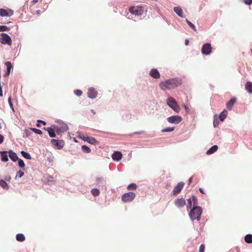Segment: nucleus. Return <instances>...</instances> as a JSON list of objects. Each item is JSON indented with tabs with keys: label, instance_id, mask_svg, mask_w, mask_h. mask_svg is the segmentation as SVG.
<instances>
[{
	"label": "nucleus",
	"instance_id": "nucleus-1",
	"mask_svg": "<svg viewBox=\"0 0 252 252\" xmlns=\"http://www.w3.org/2000/svg\"><path fill=\"white\" fill-rule=\"evenodd\" d=\"M182 81L180 79L174 78L165 80L160 83L159 87L163 91L175 89L181 85Z\"/></svg>",
	"mask_w": 252,
	"mask_h": 252
},
{
	"label": "nucleus",
	"instance_id": "nucleus-2",
	"mask_svg": "<svg viewBox=\"0 0 252 252\" xmlns=\"http://www.w3.org/2000/svg\"><path fill=\"white\" fill-rule=\"evenodd\" d=\"M202 213V209L200 207H193L189 213L190 219L192 220H200V216Z\"/></svg>",
	"mask_w": 252,
	"mask_h": 252
},
{
	"label": "nucleus",
	"instance_id": "nucleus-3",
	"mask_svg": "<svg viewBox=\"0 0 252 252\" xmlns=\"http://www.w3.org/2000/svg\"><path fill=\"white\" fill-rule=\"evenodd\" d=\"M144 7L141 6H130L129 11L135 16H141L144 12Z\"/></svg>",
	"mask_w": 252,
	"mask_h": 252
},
{
	"label": "nucleus",
	"instance_id": "nucleus-4",
	"mask_svg": "<svg viewBox=\"0 0 252 252\" xmlns=\"http://www.w3.org/2000/svg\"><path fill=\"white\" fill-rule=\"evenodd\" d=\"M166 102L168 106L173 109L176 112L178 113L180 111V108L173 98L171 97H168L166 100Z\"/></svg>",
	"mask_w": 252,
	"mask_h": 252
},
{
	"label": "nucleus",
	"instance_id": "nucleus-5",
	"mask_svg": "<svg viewBox=\"0 0 252 252\" xmlns=\"http://www.w3.org/2000/svg\"><path fill=\"white\" fill-rule=\"evenodd\" d=\"M135 194L133 192L125 193L122 197V201L124 202H131L135 197Z\"/></svg>",
	"mask_w": 252,
	"mask_h": 252
},
{
	"label": "nucleus",
	"instance_id": "nucleus-6",
	"mask_svg": "<svg viewBox=\"0 0 252 252\" xmlns=\"http://www.w3.org/2000/svg\"><path fill=\"white\" fill-rule=\"evenodd\" d=\"M0 42L3 44L12 45V40L11 37L5 33L0 34Z\"/></svg>",
	"mask_w": 252,
	"mask_h": 252
},
{
	"label": "nucleus",
	"instance_id": "nucleus-7",
	"mask_svg": "<svg viewBox=\"0 0 252 252\" xmlns=\"http://www.w3.org/2000/svg\"><path fill=\"white\" fill-rule=\"evenodd\" d=\"M212 51V47L211 44L205 43L204 44L201 49V52L202 54L205 55H210Z\"/></svg>",
	"mask_w": 252,
	"mask_h": 252
},
{
	"label": "nucleus",
	"instance_id": "nucleus-8",
	"mask_svg": "<svg viewBox=\"0 0 252 252\" xmlns=\"http://www.w3.org/2000/svg\"><path fill=\"white\" fill-rule=\"evenodd\" d=\"M182 118L180 116H173L167 118V121L171 124H179L182 121Z\"/></svg>",
	"mask_w": 252,
	"mask_h": 252
},
{
	"label": "nucleus",
	"instance_id": "nucleus-9",
	"mask_svg": "<svg viewBox=\"0 0 252 252\" xmlns=\"http://www.w3.org/2000/svg\"><path fill=\"white\" fill-rule=\"evenodd\" d=\"M197 205V198L195 196H192L191 197L189 198L188 200V204L187 207L188 209L191 208L192 206L196 207Z\"/></svg>",
	"mask_w": 252,
	"mask_h": 252
},
{
	"label": "nucleus",
	"instance_id": "nucleus-10",
	"mask_svg": "<svg viewBox=\"0 0 252 252\" xmlns=\"http://www.w3.org/2000/svg\"><path fill=\"white\" fill-rule=\"evenodd\" d=\"M1 153V158H18L16 153L13 152L11 151L8 152L3 151L0 152Z\"/></svg>",
	"mask_w": 252,
	"mask_h": 252
},
{
	"label": "nucleus",
	"instance_id": "nucleus-11",
	"mask_svg": "<svg viewBox=\"0 0 252 252\" xmlns=\"http://www.w3.org/2000/svg\"><path fill=\"white\" fill-rule=\"evenodd\" d=\"M13 14V12L10 10H6L5 9H0V15L2 17L10 16Z\"/></svg>",
	"mask_w": 252,
	"mask_h": 252
},
{
	"label": "nucleus",
	"instance_id": "nucleus-12",
	"mask_svg": "<svg viewBox=\"0 0 252 252\" xmlns=\"http://www.w3.org/2000/svg\"><path fill=\"white\" fill-rule=\"evenodd\" d=\"M175 204L178 208L184 207L186 204V201L183 198H178L175 200Z\"/></svg>",
	"mask_w": 252,
	"mask_h": 252
},
{
	"label": "nucleus",
	"instance_id": "nucleus-13",
	"mask_svg": "<svg viewBox=\"0 0 252 252\" xmlns=\"http://www.w3.org/2000/svg\"><path fill=\"white\" fill-rule=\"evenodd\" d=\"M184 185V183H182V182L179 183L177 185V186L174 188V189L173 190V194L175 195H176L178 193H179L181 191L182 189H183Z\"/></svg>",
	"mask_w": 252,
	"mask_h": 252
},
{
	"label": "nucleus",
	"instance_id": "nucleus-14",
	"mask_svg": "<svg viewBox=\"0 0 252 252\" xmlns=\"http://www.w3.org/2000/svg\"><path fill=\"white\" fill-rule=\"evenodd\" d=\"M150 75L155 79H158L160 76L158 71L156 68H153L151 70Z\"/></svg>",
	"mask_w": 252,
	"mask_h": 252
},
{
	"label": "nucleus",
	"instance_id": "nucleus-15",
	"mask_svg": "<svg viewBox=\"0 0 252 252\" xmlns=\"http://www.w3.org/2000/svg\"><path fill=\"white\" fill-rule=\"evenodd\" d=\"M97 93L94 88H89L88 92V96L91 98H94L96 97Z\"/></svg>",
	"mask_w": 252,
	"mask_h": 252
},
{
	"label": "nucleus",
	"instance_id": "nucleus-16",
	"mask_svg": "<svg viewBox=\"0 0 252 252\" xmlns=\"http://www.w3.org/2000/svg\"><path fill=\"white\" fill-rule=\"evenodd\" d=\"M84 141H87V142L93 144V145H96L98 143V142L96 141V140L92 137H83L82 138Z\"/></svg>",
	"mask_w": 252,
	"mask_h": 252
},
{
	"label": "nucleus",
	"instance_id": "nucleus-17",
	"mask_svg": "<svg viewBox=\"0 0 252 252\" xmlns=\"http://www.w3.org/2000/svg\"><path fill=\"white\" fill-rule=\"evenodd\" d=\"M51 142L53 145L58 147L59 148H62L63 146V140H58L52 139Z\"/></svg>",
	"mask_w": 252,
	"mask_h": 252
},
{
	"label": "nucleus",
	"instance_id": "nucleus-18",
	"mask_svg": "<svg viewBox=\"0 0 252 252\" xmlns=\"http://www.w3.org/2000/svg\"><path fill=\"white\" fill-rule=\"evenodd\" d=\"M236 99L235 97H232L231 99L226 103V107L229 110H231L234 104L236 102Z\"/></svg>",
	"mask_w": 252,
	"mask_h": 252
},
{
	"label": "nucleus",
	"instance_id": "nucleus-19",
	"mask_svg": "<svg viewBox=\"0 0 252 252\" xmlns=\"http://www.w3.org/2000/svg\"><path fill=\"white\" fill-rule=\"evenodd\" d=\"M174 10L176 13L181 17H184L183 11L182 8L179 6H176L174 8Z\"/></svg>",
	"mask_w": 252,
	"mask_h": 252
},
{
	"label": "nucleus",
	"instance_id": "nucleus-20",
	"mask_svg": "<svg viewBox=\"0 0 252 252\" xmlns=\"http://www.w3.org/2000/svg\"><path fill=\"white\" fill-rule=\"evenodd\" d=\"M227 113V111L226 110H224L222 112L220 113L219 116V119L221 122H223L224 120V119L226 118Z\"/></svg>",
	"mask_w": 252,
	"mask_h": 252
},
{
	"label": "nucleus",
	"instance_id": "nucleus-21",
	"mask_svg": "<svg viewBox=\"0 0 252 252\" xmlns=\"http://www.w3.org/2000/svg\"><path fill=\"white\" fill-rule=\"evenodd\" d=\"M44 129L48 131L50 137L53 138L56 137L54 130L52 127L44 128Z\"/></svg>",
	"mask_w": 252,
	"mask_h": 252
},
{
	"label": "nucleus",
	"instance_id": "nucleus-22",
	"mask_svg": "<svg viewBox=\"0 0 252 252\" xmlns=\"http://www.w3.org/2000/svg\"><path fill=\"white\" fill-rule=\"evenodd\" d=\"M218 149L217 145H214L210 148L206 152L207 155H210L215 153Z\"/></svg>",
	"mask_w": 252,
	"mask_h": 252
},
{
	"label": "nucleus",
	"instance_id": "nucleus-23",
	"mask_svg": "<svg viewBox=\"0 0 252 252\" xmlns=\"http://www.w3.org/2000/svg\"><path fill=\"white\" fill-rule=\"evenodd\" d=\"M245 89L249 93H252V83L251 82L249 81L246 83V84L245 85Z\"/></svg>",
	"mask_w": 252,
	"mask_h": 252
},
{
	"label": "nucleus",
	"instance_id": "nucleus-24",
	"mask_svg": "<svg viewBox=\"0 0 252 252\" xmlns=\"http://www.w3.org/2000/svg\"><path fill=\"white\" fill-rule=\"evenodd\" d=\"M5 65L7 67V72L6 73V75H9L10 71V69L12 67V65L11 64V62L7 61L5 63Z\"/></svg>",
	"mask_w": 252,
	"mask_h": 252
},
{
	"label": "nucleus",
	"instance_id": "nucleus-25",
	"mask_svg": "<svg viewBox=\"0 0 252 252\" xmlns=\"http://www.w3.org/2000/svg\"><path fill=\"white\" fill-rule=\"evenodd\" d=\"M0 186L5 189H8L9 188L7 183L2 180L0 181Z\"/></svg>",
	"mask_w": 252,
	"mask_h": 252
},
{
	"label": "nucleus",
	"instance_id": "nucleus-26",
	"mask_svg": "<svg viewBox=\"0 0 252 252\" xmlns=\"http://www.w3.org/2000/svg\"><path fill=\"white\" fill-rule=\"evenodd\" d=\"M16 240L19 242H23L25 240V237L23 234H18L16 235Z\"/></svg>",
	"mask_w": 252,
	"mask_h": 252
},
{
	"label": "nucleus",
	"instance_id": "nucleus-27",
	"mask_svg": "<svg viewBox=\"0 0 252 252\" xmlns=\"http://www.w3.org/2000/svg\"><path fill=\"white\" fill-rule=\"evenodd\" d=\"M122 154L119 151H115L112 155V158H122Z\"/></svg>",
	"mask_w": 252,
	"mask_h": 252
},
{
	"label": "nucleus",
	"instance_id": "nucleus-28",
	"mask_svg": "<svg viewBox=\"0 0 252 252\" xmlns=\"http://www.w3.org/2000/svg\"><path fill=\"white\" fill-rule=\"evenodd\" d=\"M245 240L247 243H252V235L248 234L245 238Z\"/></svg>",
	"mask_w": 252,
	"mask_h": 252
},
{
	"label": "nucleus",
	"instance_id": "nucleus-29",
	"mask_svg": "<svg viewBox=\"0 0 252 252\" xmlns=\"http://www.w3.org/2000/svg\"><path fill=\"white\" fill-rule=\"evenodd\" d=\"M186 22L189 26L195 32H196V29L195 26L189 21L187 19H186Z\"/></svg>",
	"mask_w": 252,
	"mask_h": 252
},
{
	"label": "nucleus",
	"instance_id": "nucleus-30",
	"mask_svg": "<svg viewBox=\"0 0 252 252\" xmlns=\"http://www.w3.org/2000/svg\"><path fill=\"white\" fill-rule=\"evenodd\" d=\"M82 149L83 151L85 153H89L91 152L90 148L86 145L82 146Z\"/></svg>",
	"mask_w": 252,
	"mask_h": 252
},
{
	"label": "nucleus",
	"instance_id": "nucleus-31",
	"mask_svg": "<svg viewBox=\"0 0 252 252\" xmlns=\"http://www.w3.org/2000/svg\"><path fill=\"white\" fill-rule=\"evenodd\" d=\"M91 192L94 195L97 196L99 195L100 192L98 189H92Z\"/></svg>",
	"mask_w": 252,
	"mask_h": 252
},
{
	"label": "nucleus",
	"instance_id": "nucleus-32",
	"mask_svg": "<svg viewBox=\"0 0 252 252\" xmlns=\"http://www.w3.org/2000/svg\"><path fill=\"white\" fill-rule=\"evenodd\" d=\"M136 187H137V186L136 184H135L134 183H131L128 186L127 189L129 190H132V189H136Z\"/></svg>",
	"mask_w": 252,
	"mask_h": 252
},
{
	"label": "nucleus",
	"instance_id": "nucleus-33",
	"mask_svg": "<svg viewBox=\"0 0 252 252\" xmlns=\"http://www.w3.org/2000/svg\"><path fill=\"white\" fill-rule=\"evenodd\" d=\"M30 130L32 131L35 132V133L38 134H41L42 133V132L41 130L35 128H30Z\"/></svg>",
	"mask_w": 252,
	"mask_h": 252
},
{
	"label": "nucleus",
	"instance_id": "nucleus-34",
	"mask_svg": "<svg viewBox=\"0 0 252 252\" xmlns=\"http://www.w3.org/2000/svg\"><path fill=\"white\" fill-rule=\"evenodd\" d=\"M9 28L6 26H0V32H4L9 31Z\"/></svg>",
	"mask_w": 252,
	"mask_h": 252
},
{
	"label": "nucleus",
	"instance_id": "nucleus-35",
	"mask_svg": "<svg viewBox=\"0 0 252 252\" xmlns=\"http://www.w3.org/2000/svg\"><path fill=\"white\" fill-rule=\"evenodd\" d=\"M18 165L21 168H24L25 167V163L24 161L21 159L18 160Z\"/></svg>",
	"mask_w": 252,
	"mask_h": 252
},
{
	"label": "nucleus",
	"instance_id": "nucleus-36",
	"mask_svg": "<svg viewBox=\"0 0 252 252\" xmlns=\"http://www.w3.org/2000/svg\"><path fill=\"white\" fill-rule=\"evenodd\" d=\"M174 130V127H167L162 130V132H170Z\"/></svg>",
	"mask_w": 252,
	"mask_h": 252
},
{
	"label": "nucleus",
	"instance_id": "nucleus-37",
	"mask_svg": "<svg viewBox=\"0 0 252 252\" xmlns=\"http://www.w3.org/2000/svg\"><path fill=\"white\" fill-rule=\"evenodd\" d=\"M21 153L24 158H31L30 154L23 151H21Z\"/></svg>",
	"mask_w": 252,
	"mask_h": 252
},
{
	"label": "nucleus",
	"instance_id": "nucleus-38",
	"mask_svg": "<svg viewBox=\"0 0 252 252\" xmlns=\"http://www.w3.org/2000/svg\"><path fill=\"white\" fill-rule=\"evenodd\" d=\"M24 173L23 172L21 171H19L17 173L16 177H19L21 178L24 175Z\"/></svg>",
	"mask_w": 252,
	"mask_h": 252
},
{
	"label": "nucleus",
	"instance_id": "nucleus-39",
	"mask_svg": "<svg viewBox=\"0 0 252 252\" xmlns=\"http://www.w3.org/2000/svg\"><path fill=\"white\" fill-rule=\"evenodd\" d=\"M74 94L77 96H80L82 94V92L80 90L74 91Z\"/></svg>",
	"mask_w": 252,
	"mask_h": 252
},
{
	"label": "nucleus",
	"instance_id": "nucleus-40",
	"mask_svg": "<svg viewBox=\"0 0 252 252\" xmlns=\"http://www.w3.org/2000/svg\"><path fill=\"white\" fill-rule=\"evenodd\" d=\"M205 250V245L204 244H202L199 248V252H204Z\"/></svg>",
	"mask_w": 252,
	"mask_h": 252
},
{
	"label": "nucleus",
	"instance_id": "nucleus-41",
	"mask_svg": "<svg viewBox=\"0 0 252 252\" xmlns=\"http://www.w3.org/2000/svg\"><path fill=\"white\" fill-rule=\"evenodd\" d=\"M245 3L248 5H250L252 3V0H244Z\"/></svg>",
	"mask_w": 252,
	"mask_h": 252
},
{
	"label": "nucleus",
	"instance_id": "nucleus-42",
	"mask_svg": "<svg viewBox=\"0 0 252 252\" xmlns=\"http://www.w3.org/2000/svg\"><path fill=\"white\" fill-rule=\"evenodd\" d=\"M219 124V122L218 120H214V121L213 122V124H214V127H217V126H218Z\"/></svg>",
	"mask_w": 252,
	"mask_h": 252
},
{
	"label": "nucleus",
	"instance_id": "nucleus-43",
	"mask_svg": "<svg viewBox=\"0 0 252 252\" xmlns=\"http://www.w3.org/2000/svg\"><path fill=\"white\" fill-rule=\"evenodd\" d=\"M8 103H9L10 107L13 108V104L12 103L11 97H9L8 98Z\"/></svg>",
	"mask_w": 252,
	"mask_h": 252
},
{
	"label": "nucleus",
	"instance_id": "nucleus-44",
	"mask_svg": "<svg viewBox=\"0 0 252 252\" xmlns=\"http://www.w3.org/2000/svg\"><path fill=\"white\" fill-rule=\"evenodd\" d=\"M4 137L0 134V144L2 143L3 141Z\"/></svg>",
	"mask_w": 252,
	"mask_h": 252
},
{
	"label": "nucleus",
	"instance_id": "nucleus-45",
	"mask_svg": "<svg viewBox=\"0 0 252 252\" xmlns=\"http://www.w3.org/2000/svg\"><path fill=\"white\" fill-rule=\"evenodd\" d=\"M37 122H38V123H41L43 124V125H46V123H45V122H44V121H41V120H38V121H37Z\"/></svg>",
	"mask_w": 252,
	"mask_h": 252
},
{
	"label": "nucleus",
	"instance_id": "nucleus-46",
	"mask_svg": "<svg viewBox=\"0 0 252 252\" xmlns=\"http://www.w3.org/2000/svg\"><path fill=\"white\" fill-rule=\"evenodd\" d=\"M3 162H7L8 160V158H1Z\"/></svg>",
	"mask_w": 252,
	"mask_h": 252
},
{
	"label": "nucleus",
	"instance_id": "nucleus-47",
	"mask_svg": "<svg viewBox=\"0 0 252 252\" xmlns=\"http://www.w3.org/2000/svg\"><path fill=\"white\" fill-rule=\"evenodd\" d=\"M0 96H3L2 88H0Z\"/></svg>",
	"mask_w": 252,
	"mask_h": 252
},
{
	"label": "nucleus",
	"instance_id": "nucleus-48",
	"mask_svg": "<svg viewBox=\"0 0 252 252\" xmlns=\"http://www.w3.org/2000/svg\"><path fill=\"white\" fill-rule=\"evenodd\" d=\"M189 43V40H188V39H186V40H185V45H188Z\"/></svg>",
	"mask_w": 252,
	"mask_h": 252
},
{
	"label": "nucleus",
	"instance_id": "nucleus-49",
	"mask_svg": "<svg viewBox=\"0 0 252 252\" xmlns=\"http://www.w3.org/2000/svg\"><path fill=\"white\" fill-rule=\"evenodd\" d=\"M192 181V178H190L189 180V184H190L191 183Z\"/></svg>",
	"mask_w": 252,
	"mask_h": 252
},
{
	"label": "nucleus",
	"instance_id": "nucleus-50",
	"mask_svg": "<svg viewBox=\"0 0 252 252\" xmlns=\"http://www.w3.org/2000/svg\"><path fill=\"white\" fill-rule=\"evenodd\" d=\"M114 160L116 161H119L121 158H113Z\"/></svg>",
	"mask_w": 252,
	"mask_h": 252
},
{
	"label": "nucleus",
	"instance_id": "nucleus-51",
	"mask_svg": "<svg viewBox=\"0 0 252 252\" xmlns=\"http://www.w3.org/2000/svg\"><path fill=\"white\" fill-rule=\"evenodd\" d=\"M199 190H200V191L201 193H204V191H203V189H202L200 188V189H199Z\"/></svg>",
	"mask_w": 252,
	"mask_h": 252
},
{
	"label": "nucleus",
	"instance_id": "nucleus-52",
	"mask_svg": "<svg viewBox=\"0 0 252 252\" xmlns=\"http://www.w3.org/2000/svg\"><path fill=\"white\" fill-rule=\"evenodd\" d=\"M38 1V0H32V2H33V3H37Z\"/></svg>",
	"mask_w": 252,
	"mask_h": 252
},
{
	"label": "nucleus",
	"instance_id": "nucleus-53",
	"mask_svg": "<svg viewBox=\"0 0 252 252\" xmlns=\"http://www.w3.org/2000/svg\"><path fill=\"white\" fill-rule=\"evenodd\" d=\"M18 158H11V159L13 161H16Z\"/></svg>",
	"mask_w": 252,
	"mask_h": 252
},
{
	"label": "nucleus",
	"instance_id": "nucleus-54",
	"mask_svg": "<svg viewBox=\"0 0 252 252\" xmlns=\"http://www.w3.org/2000/svg\"><path fill=\"white\" fill-rule=\"evenodd\" d=\"M91 111L94 114H95V112L94 110H92Z\"/></svg>",
	"mask_w": 252,
	"mask_h": 252
},
{
	"label": "nucleus",
	"instance_id": "nucleus-55",
	"mask_svg": "<svg viewBox=\"0 0 252 252\" xmlns=\"http://www.w3.org/2000/svg\"><path fill=\"white\" fill-rule=\"evenodd\" d=\"M36 126L37 127H40V125L38 123V124L36 125Z\"/></svg>",
	"mask_w": 252,
	"mask_h": 252
},
{
	"label": "nucleus",
	"instance_id": "nucleus-56",
	"mask_svg": "<svg viewBox=\"0 0 252 252\" xmlns=\"http://www.w3.org/2000/svg\"><path fill=\"white\" fill-rule=\"evenodd\" d=\"M29 131H28V130H26V134L27 135H29V133H28Z\"/></svg>",
	"mask_w": 252,
	"mask_h": 252
}]
</instances>
